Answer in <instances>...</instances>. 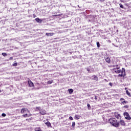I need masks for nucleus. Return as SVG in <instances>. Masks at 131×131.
Returning a JSON list of instances; mask_svg holds the SVG:
<instances>
[{"mask_svg":"<svg viewBox=\"0 0 131 131\" xmlns=\"http://www.w3.org/2000/svg\"><path fill=\"white\" fill-rule=\"evenodd\" d=\"M108 122L115 127H118L119 126V122H117V120L114 118L110 119Z\"/></svg>","mask_w":131,"mask_h":131,"instance_id":"nucleus-1","label":"nucleus"},{"mask_svg":"<svg viewBox=\"0 0 131 131\" xmlns=\"http://www.w3.org/2000/svg\"><path fill=\"white\" fill-rule=\"evenodd\" d=\"M121 74H119L118 76L120 77H124V76H125L126 74H125V69L124 68H122L121 72Z\"/></svg>","mask_w":131,"mask_h":131,"instance_id":"nucleus-2","label":"nucleus"},{"mask_svg":"<svg viewBox=\"0 0 131 131\" xmlns=\"http://www.w3.org/2000/svg\"><path fill=\"white\" fill-rule=\"evenodd\" d=\"M124 116L125 117V119H127V120H130L131 117L130 116H129V114H128V113H124Z\"/></svg>","mask_w":131,"mask_h":131,"instance_id":"nucleus-3","label":"nucleus"},{"mask_svg":"<svg viewBox=\"0 0 131 131\" xmlns=\"http://www.w3.org/2000/svg\"><path fill=\"white\" fill-rule=\"evenodd\" d=\"M115 117L117 119H121V116H120V114L118 113H115Z\"/></svg>","mask_w":131,"mask_h":131,"instance_id":"nucleus-4","label":"nucleus"},{"mask_svg":"<svg viewBox=\"0 0 131 131\" xmlns=\"http://www.w3.org/2000/svg\"><path fill=\"white\" fill-rule=\"evenodd\" d=\"M113 70L115 72V73H117V74H118L121 73V70H116V69H113Z\"/></svg>","mask_w":131,"mask_h":131,"instance_id":"nucleus-5","label":"nucleus"},{"mask_svg":"<svg viewBox=\"0 0 131 131\" xmlns=\"http://www.w3.org/2000/svg\"><path fill=\"white\" fill-rule=\"evenodd\" d=\"M120 101L123 105H124V104H127V101H125L124 98H121Z\"/></svg>","mask_w":131,"mask_h":131,"instance_id":"nucleus-6","label":"nucleus"},{"mask_svg":"<svg viewBox=\"0 0 131 131\" xmlns=\"http://www.w3.org/2000/svg\"><path fill=\"white\" fill-rule=\"evenodd\" d=\"M29 85L30 86V88H32L34 86V84H33V82H32L31 81H28Z\"/></svg>","mask_w":131,"mask_h":131,"instance_id":"nucleus-7","label":"nucleus"},{"mask_svg":"<svg viewBox=\"0 0 131 131\" xmlns=\"http://www.w3.org/2000/svg\"><path fill=\"white\" fill-rule=\"evenodd\" d=\"M35 20L36 21V22H37L38 23H41L42 22V20L40 19V18L37 17L36 18H35Z\"/></svg>","mask_w":131,"mask_h":131,"instance_id":"nucleus-8","label":"nucleus"},{"mask_svg":"<svg viewBox=\"0 0 131 131\" xmlns=\"http://www.w3.org/2000/svg\"><path fill=\"white\" fill-rule=\"evenodd\" d=\"M54 34H55V33H46V35H47V36H53V35H54Z\"/></svg>","mask_w":131,"mask_h":131,"instance_id":"nucleus-9","label":"nucleus"},{"mask_svg":"<svg viewBox=\"0 0 131 131\" xmlns=\"http://www.w3.org/2000/svg\"><path fill=\"white\" fill-rule=\"evenodd\" d=\"M120 123L121 125L124 126L125 125V122L123 120H121L120 121Z\"/></svg>","mask_w":131,"mask_h":131,"instance_id":"nucleus-10","label":"nucleus"},{"mask_svg":"<svg viewBox=\"0 0 131 131\" xmlns=\"http://www.w3.org/2000/svg\"><path fill=\"white\" fill-rule=\"evenodd\" d=\"M104 59L106 62H107V63H110L111 61H110V58L109 57H105Z\"/></svg>","mask_w":131,"mask_h":131,"instance_id":"nucleus-11","label":"nucleus"},{"mask_svg":"<svg viewBox=\"0 0 131 131\" xmlns=\"http://www.w3.org/2000/svg\"><path fill=\"white\" fill-rule=\"evenodd\" d=\"M26 111H28L29 113V111L27 108H22L21 110V113H24Z\"/></svg>","mask_w":131,"mask_h":131,"instance_id":"nucleus-12","label":"nucleus"},{"mask_svg":"<svg viewBox=\"0 0 131 131\" xmlns=\"http://www.w3.org/2000/svg\"><path fill=\"white\" fill-rule=\"evenodd\" d=\"M113 67H116V68H114V69H116L117 70H118L120 69V67H118V66H113Z\"/></svg>","mask_w":131,"mask_h":131,"instance_id":"nucleus-13","label":"nucleus"},{"mask_svg":"<svg viewBox=\"0 0 131 131\" xmlns=\"http://www.w3.org/2000/svg\"><path fill=\"white\" fill-rule=\"evenodd\" d=\"M93 77H94V80H96V81H98V77H97L96 75L93 76Z\"/></svg>","mask_w":131,"mask_h":131,"instance_id":"nucleus-14","label":"nucleus"},{"mask_svg":"<svg viewBox=\"0 0 131 131\" xmlns=\"http://www.w3.org/2000/svg\"><path fill=\"white\" fill-rule=\"evenodd\" d=\"M40 113L42 115H45V114H46L47 113V112H46V111H40Z\"/></svg>","mask_w":131,"mask_h":131,"instance_id":"nucleus-15","label":"nucleus"},{"mask_svg":"<svg viewBox=\"0 0 131 131\" xmlns=\"http://www.w3.org/2000/svg\"><path fill=\"white\" fill-rule=\"evenodd\" d=\"M126 94L129 97H131L130 93L128 92V90L126 91Z\"/></svg>","mask_w":131,"mask_h":131,"instance_id":"nucleus-16","label":"nucleus"},{"mask_svg":"<svg viewBox=\"0 0 131 131\" xmlns=\"http://www.w3.org/2000/svg\"><path fill=\"white\" fill-rule=\"evenodd\" d=\"M79 118H80V116H79V115H76L75 116V119H79Z\"/></svg>","mask_w":131,"mask_h":131,"instance_id":"nucleus-17","label":"nucleus"},{"mask_svg":"<svg viewBox=\"0 0 131 131\" xmlns=\"http://www.w3.org/2000/svg\"><path fill=\"white\" fill-rule=\"evenodd\" d=\"M68 91L69 92V94H72V92H73V89H70L68 90Z\"/></svg>","mask_w":131,"mask_h":131,"instance_id":"nucleus-18","label":"nucleus"},{"mask_svg":"<svg viewBox=\"0 0 131 131\" xmlns=\"http://www.w3.org/2000/svg\"><path fill=\"white\" fill-rule=\"evenodd\" d=\"M45 124H46V125L48 126V127L51 126V123H50V122H47L45 123Z\"/></svg>","mask_w":131,"mask_h":131,"instance_id":"nucleus-19","label":"nucleus"},{"mask_svg":"<svg viewBox=\"0 0 131 131\" xmlns=\"http://www.w3.org/2000/svg\"><path fill=\"white\" fill-rule=\"evenodd\" d=\"M35 131H41V129H40V127L35 128Z\"/></svg>","mask_w":131,"mask_h":131,"instance_id":"nucleus-20","label":"nucleus"},{"mask_svg":"<svg viewBox=\"0 0 131 131\" xmlns=\"http://www.w3.org/2000/svg\"><path fill=\"white\" fill-rule=\"evenodd\" d=\"M47 83H48L49 84H52V83H53V80L48 81L47 82Z\"/></svg>","mask_w":131,"mask_h":131,"instance_id":"nucleus-21","label":"nucleus"},{"mask_svg":"<svg viewBox=\"0 0 131 131\" xmlns=\"http://www.w3.org/2000/svg\"><path fill=\"white\" fill-rule=\"evenodd\" d=\"M96 45H97V48H100V43L99 42H97Z\"/></svg>","mask_w":131,"mask_h":131,"instance_id":"nucleus-22","label":"nucleus"},{"mask_svg":"<svg viewBox=\"0 0 131 131\" xmlns=\"http://www.w3.org/2000/svg\"><path fill=\"white\" fill-rule=\"evenodd\" d=\"M2 55H3L4 57H7V53H2Z\"/></svg>","mask_w":131,"mask_h":131,"instance_id":"nucleus-23","label":"nucleus"},{"mask_svg":"<svg viewBox=\"0 0 131 131\" xmlns=\"http://www.w3.org/2000/svg\"><path fill=\"white\" fill-rule=\"evenodd\" d=\"M87 106L88 107V109L90 110V109H91V105H90V103H88Z\"/></svg>","mask_w":131,"mask_h":131,"instance_id":"nucleus-24","label":"nucleus"},{"mask_svg":"<svg viewBox=\"0 0 131 131\" xmlns=\"http://www.w3.org/2000/svg\"><path fill=\"white\" fill-rule=\"evenodd\" d=\"M75 122H72V127H75Z\"/></svg>","mask_w":131,"mask_h":131,"instance_id":"nucleus-25","label":"nucleus"},{"mask_svg":"<svg viewBox=\"0 0 131 131\" xmlns=\"http://www.w3.org/2000/svg\"><path fill=\"white\" fill-rule=\"evenodd\" d=\"M120 6V8H121V9H123V5L121 4H119Z\"/></svg>","mask_w":131,"mask_h":131,"instance_id":"nucleus-26","label":"nucleus"},{"mask_svg":"<svg viewBox=\"0 0 131 131\" xmlns=\"http://www.w3.org/2000/svg\"><path fill=\"white\" fill-rule=\"evenodd\" d=\"M23 116H24V117H29V116H28V115L27 114L24 115Z\"/></svg>","mask_w":131,"mask_h":131,"instance_id":"nucleus-27","label":"nucleus"},{"mask_svg":"<svg viewBox=\"0 0 131 131\" xmlns=\"http://www.w3.org/2000/svg\"><path fill=\"white\" fill-rule=\"evenodd\" d=\"M2 115V116H3V117H6V114H5V113H3Z\"/></svg>","mask_w":131,"mask_h":131,"instance_id":"nucleus-28","label":"nucleus"},{"mask_svg":"<svg viewBox=\"0 0 131 131\" xmlns=\"http://www.w3.org/2000/svg\"><path fill=\"white\" fill-rule=\"evenodd\" d=\"M69 119H70V120H73V118L72 116H70Z\"/></svg>","mask_w":131,"mask_h":131,"instance_id":"nucleus-29","label":"nucleus"},{"mask_svg":"<svg viewBox=\"0 0 131 131\" xmlns=\"http://www.w3.org/2000/svg\"><path fill=\"white\" fill-rule=\"evenodd\" d=\"M13 66H14V67L17 66V62L13 63Z\"/></svg>","mask_w":131,"mask_h":131,"instance_id":"nucleus-30","label":"nucleus"},{"mask_svg":"<svg viewBox=\"0 0 131 131\" xmlns=\"http://www.w3.org/2000/svg\"><path fill=\"white\" fill-rule=\"evenodd\" d=\"M109 84H110V85L111 86H112L113 85V84L112 83H111V82H110V83H109Z\"/></svg>","mask_w":131,"mask_h":131,"instance_id":"nucleus-31","label":"nucleus"},{"mask_svg":"<svg viewBox=\"0 0 131 131\" xmlns=\"http://www.w3.org/2000/svg\"><path fill=\"white\" fill-rule=\"evenodd\" d=\"M124 107V108H128V106L127 105H125Z\"/></svg>","mask_w":131,"mask_h":131,"instance_id":"nucleus-32","label":"nucleus"},{"mask_svg":"<svg viewBox=\"0 0 131 131\" xmlns=\"http://www.w3.org/2000/svg\"><path fill=\"white\" fill-rule=\"evenodd\" d=\"M95 100H97V99H98V97L95 96Z\"/></svg>","mask_w":131,"mask_h":131,"instance_id":"nucleus-33","label":"nucleus"},{"mask_svg":"<svg viewBox=\"0 0 131 131\" xmlns=\"http://www.w3.org/2000/svg\"><path fill=\"white\" fill-rule=\"evenodd\" d=\"M37 109H38V110H39L40 109V107H37Z\"/></svg>","mask_w":131,"mask_h":131,"instance_id":"nucleus-34","label":"nucleus"},{"mask_svg":"<svg viewBox=\"0 0 131 131\" xmlns=\"http://www.w3.org/2000/svg\"><path fill=\"white\" fill-rule=\"evenodd\" d=\"M10 60H13V57H10Z\"/></svg>","mask_w":131,"mask_h":131,"instance_id":"nucleus-35","label":"nucleus"},{"mask_svg":"<svg viewBox=\"0 0 131 131\" xmlns=\"http://www.w3.org/2000/svg\"><path fill=\"white\" fill-rule=\"evenodd\" d=\"M55 16H61V15H60V14H58V15H55Z\"/></svg>","mask_w":131,"mask_h":131,"instance_id":"nucleus-36","label":"nucleus"},{"mask_svg":"<svg viewBox=\"0 0 131 131\" xmlns=\"http://www.w3.org/2000/svg\"><path fill=\"white\" fill-rule=\"evenodd\" d=\"M87 71H90V69H87Z\"/></svg>","mask_w":131,"mask_h":131,"instance_id":"nucleus-37","label":"nucleus"},{"mask_svg":"<svg viewBox=\"0 0 131 131\" xmlns=\"http://www.w3.org/2000/svg\"><path fill=\"white\" fill-rule=\"evenodd\" d=\"M0 93H2V91L0 90Z\"/></svg>","mask_w":131,"mask_h":131,"instance_id":"nucleus-38","label":"nucleus"},{"mask_svg":"<svg viewBox=\"0 0 131 131\" xmlns=\"http://www.w3.org/2000/svg\"><path fill=\"white\" fill-rule=\"evenodd\" d=\"M30 116H31V114H30Z\"/></svg>","mask_w":131,"mask_h":131,"instance_id":"nucleus-39","label":"nucleus"},{"mask_svg":"<svg viewBox=\"0 0 131 131\" xmlns=\"http://www.w3.org/2000/svg\"><path fill=\"white\" fill-rule=\"evenodd\" d=\"M125 90H126V88H125Z\"/></svg>","mask_w":131,"mask_h":131,"instance_id":"nucleus-40","label":"nucleus"},{"mask_svg":"<svg viewBox=\"0 0 131 131\" xmlns=\"http://www.w3.org/2000/svg\"><path fill=\"white\" fill-rule=\"evenodd\" d=\"M102 1H104V0H102Z\"/></svg>","mask_w":131,"mask_h":131,"instance_id":"nucleus-41","label":"nucleus"}]
</instances>
